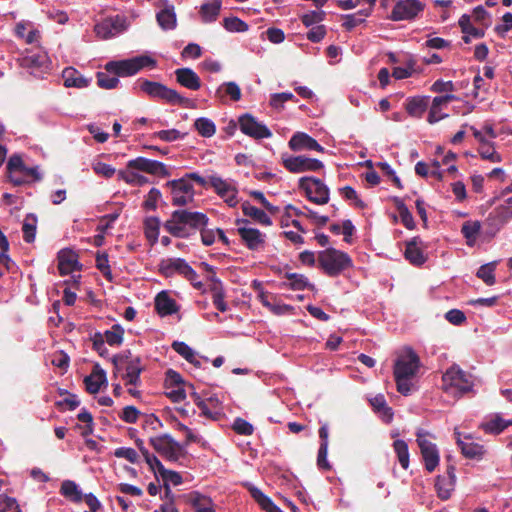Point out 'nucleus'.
<instances>
[{
  "instance_id": "nucleus-1",
  "label": "nucleus",
  "mask_w": 512,
  "mask_h": 512,
  "mask_svg": "<svg viewBox=\"0 0 512 512\" xmlns=\"http://www.w3.org/2000/svg\"><path fill=\"white\" fill-rule=\"evenodd\" d=\"M208 223V216L202 212L179 209L172 212L164 223V229L174 237L189 238L201 226H208Z\"/></svg>"
},
{
  "instance_id": "nucleus-2",
  "label": "nucleus",
  "mask_w": 512,
  "mask_h": 512,
  "mask_svg": "<svg viewBox=\"0 0 512 512\" xmlns=\"http://www.w3.org/2000/svg\"><path fill=\"white\" fill-rule=\"evenodd\" d=\"M420 368V358L411 347L404 349L394 363L393 374L397 391L404 396L411 392L410 380Z\"/></svg>"
},
{
  "instance_id": "nucleus-3",
  "label": "nucleus",
  "mask_w": 512,
  "mask_h": 512,
  "mask_svg": "<svg viewBox=\"0 0 512 512\" xmlns=\"http://www.w3.org/2000/svg\"><path fill=\"white\" fill-rule=\"evenodd\" d=\"M317 266L324 274L333 278L351 269L353 260L348 253L330 247L318 252Z\"/></svg>"
},
{
  "instance_id": "nucleus-4",
  "label": "nucleus",
  "mask_w": 512,
  "mask_h": 512,
  "mask_svg": "<svg viewBox=\"0 0 512 512\" xmlns=\"http://www.w3.org/2000/svg\"><path fill=\"white\" fill-rule=\"evenodd\" d=\"M156 63L151 56L143 54L129 59L109 61L105 65V71L118 77H129L144 68H154Z\"/></svg>"
},
{
  "instance_id": "nucleus-5",
  "label": "nucleus",
  "mask_w": 512,
  "mask_h": 512,
  "mask_svg": "<svg viewBox=\"0 0 512 512\" xmlns=\"http://www.w3.org/2000/svg\"><path fill=\"white\" fill-rule=\"evenodd\" d=\"M158 271L165 278H171L176 274L183 276L194 288L198 290L203 287V283L201 281H197V272L183 258L162 259L158 264Z\"/></svg>"
},
{
  "instance_id": "nucleus-6",
  "label": "nucleus",
  "mask_w": 512,
  "mask_h": 512,
  "mask_svg": "<svg viewBox=\"0 0 512 512\" xmlns=\"http://www.w3.org/2000/svg\"><path fill=\"white\" fill-rule=\"evenodd\" d=\"M443 388L446 392L455 390L463 395L473 388L472 375L462 370L458 365L453 364L442 376Z\"/></svg>"
},
{
  "instance_id": "nucleus-7",
  "label": "nucleus",
  "mask_w": 512,
  "mask_h": 512,
  "mask_svg": "<svg viewBox=\"0 0 512 512\" xmlns=\"http://www.w3.org/2000/svg\"><path fill=\"white\" fill-rule=\"evenodd\" d=\"M149 442L162 457L170 462H177L186 454L184 446L174 440L169 434L151 437Z\"/></svg>"
},
{
  "instance_id": "nucleus-8",
  "label": "nucleus",
  "mask_w": 512,
  "mask_h": 512,
  "mask_svg": "<svg viewBox=\"0 0 512 512\" xmlns=\"http://www.w3.org/2000/svg\"><path fill=\"white\" fill-rule=\"evenodd\" d=\"M299 188L315 204L324 205L329 202V188L319 178L302 177L299 179Z\"/></svg>"
},
{
  "instance_id": "nucleus-9",
  "label": "nucleus",
  "mask_w": 512,
  "mask_h": 512,
  "mask_svg": "<svg viewBox=\"0 0 512 512\" xmlns=\"http://www.w3.org/2000/svg\"><path fill=\"white\" fill-rule=\"evenodd\" d=\"M429 436L430 433L422 429L418 430L416 433V442L420 448L425 469L431 473L438 466L440 457L436 444L428 439Z\"/></svg>"
},
{
  "instance_id": "nucleus-10",
  "label": "nucleus",
  "mask_w": 512,
  "mask_h": 512,
  "mask_svg": "<svg viewBox=\"0 0 512 512\" xmlns=\"http://www.w3.org/2000/svg\"><path fill=\"white\" fill-rule=\"evenodd\" d=\"M238 124L243 134L255 140L266 139L272 136L270 129L250 113L240 115L238 117Z\"/></svg>"
},
{
  "instance_id": "nucleus-11",
  "label": "nucleus",
  "mask_w": 512,
  "mask_h": 512,
  "mask_svg": "<svg viewBox=\"0 0 512 512\" xmlns=\"http://www.w3.org/2000/svg\"><path fill=\"white\" fill-rule=\"evenodd\" d=\"M166 186L171 190V201L174 206H185L193 201L194 188L186 178L168 181Z\"/></svg>"
},
{
  "instance_id": "nucleus-12",
  "label": "nucleus",
  "mask_w": 512,
  "mask_h": 512,
  "mask_svg": "<svg viewBox=\"0 0 512 512\" xmlns=\"http://www.w3.org/2000/svg\"><path fill=\"white\" fill-rule=\"evenodd\" d=\"M282 164L291 173L318 171L324 167L320 160L304 155L282 157Z\"/></svg>"
},
{
  "instance_id": "nucleus-13",
  "label": "nucleus",
  "mask_w": 512,
  "mask_h": 512,
  "mask_svg": "<svg viewBox=\"0 0 512 512\" xmlns=\"http://www.w3.org/2000/svg\"><path fill=\"white\" fill-rule=\"evenodd\" d=\"M126 30V21L122 16L105 18L94 26V32L99 39L106 40L115 37Z\"/></svg>"
},
{
  "instance_id": "nucleus-14",
  "label": "nucleus",
  "mask_w": 512,
  "mask_h": 512,
  "mask_svg": "<svg viewBox=\"0 0 512 512\" xmlns=\"http://www.w3.org/2000/svg\"><path fill=\"white\" fill-rule=\"evenodd\" d=\"M124 360H127L125 374L123 376V379L126 380V385H140V375L143 371L141 359L139 357H136L128 360V355L117 354L113 356L112 363L117 367Z\"/></svg>"
},
{
  "instance_id": "nucleus-15",
  "label": "nucleus",
  "mask_w": 512,
  "mask_h": 512,
  "mask_svg": "<svg viewBox=\"0 0 512 512\" xmlns=\"http://www.w3.org/2000/svg\"><path fill=\"white\" fill-rule=\"evenodd\" d=\"M423 9L424 4L419 0H398L395 2L390 18L394 21L411 20Z\"/></svg>"
},
{
  "instance_id": "nucleus-16",
  "label": "nucleus",
  "mask_w": 512,
  "mask_h": 512,
  "mask_svg": "<svg viewBox=\"0 0 512 512\" xmlns=\"http://www.w3.org/2000/svg\"><path fill=\"white\" fill-rule=\"evenodd\" d=\"M127 168L129 170L141 171L160 177H168L170 175L164 163L145 157H137L135 159L129 160L127 163Z\"/></svg>"
},
{
  "instance_id": "nucleus-17",
  "label": "nucleus",
  "mask_w": 512,
  "mask_h": 512,
  "mask_svg": "<svg viewBox=\"0 0 512 512\" xmlns=\"http://www.w3.org/2000/svg\"><path fill=\"white\" fill-rule=\"evenodd\" d=\"M209 185L230 207H235L237 205L238 190L230 182L219 176L212 175L209 177Z\"/></svg>"
},
{
  "instance_id": "nucleus-18",
  "label": "nucleus",
  "mask_w": 512,
  "mask_h": 512,
  "mask_svg": "<svg viewBox=\"0 0 512 512\" xmlns=\"http://www.w3.org/2000/svg\"><path fill=\"white\" fill-rule=\"evenodd\" d=\"M424 243L418 236L413 237L409 241H406V248L404 251V257L414 266H421L427 261V257L424 254Z\"/></svg>"
},
{
  "instance_id": "nucleus-19",
  "label": "nucleus",
  "mask_w": 512,
  "mask_h": 512,
  "mask_svg": "<svg viewBox=\"0 0 512 512\" xmlns=\"http://www.w3.org/2000/svg\"><path fill=\"white\" fill-rule=\"evenodd\" d=\"M289 147L293 151L315 150L324 152L322 147L313 137L304 132L295 133L289 140Z\"/></svg>"
},
{
  "instance_id": "nucleus-20",
  "label": "nucleus",
  "mask_w": 512,
  "mask_h": 512,
  "mask_svg": "<svg viewBox=\"0 0 512 512\" xmlns=\"http://www.w3.org/2000/svg\"><path fill=\"white\" fill-rule=\"evenodd\" d=\"M82 264L78 261V255L69 249H63L58 253V270L61 275H68L81 270Z\"/></svg>"
},
{
  "instance_id": "nucleus-21",
  "label": "nucleus",
  "mask_w": 512,
  "mask_h": 512,
  "mask_svg": "<svg viewBox=\"0 0 512 512\" xmlns=\"http://www.w3.org/2000/svg\"><path fill=\"white\" fill-rule=\"evenodd\" d=\"M242 241L249 250H259L264 246V234L255 228L239 227L237 229Z\"/></svg>"
},
{
  "instance_id": "nucleus-22",
  "label": "nucleus",
  "mask_w": 512,
  "mask_h": 512,
  "mask_svg": "<svg viewBox=\"0 0 512 512\" xmlns=\"http://www.w3.org/2000/svg\"><path fill=\"white\" fill-rule=\"evenodd\" d=\"M84 384L88 393H98L102 385H107L106 372L99 364H95L91 374L84 378Z\"/></svg>"
},
{
  "instance_id": "nucleus-23",
  "label": "nucleus",
  "mask_w": 512,
  "mask_h": 512,
  "mask_svg": "<svg viewBox=\"0 0 512 512\" xmlns=\"http://www.w3.org/2000/svg\"><path fill=\"white\" fill-rule=\"evenodd\" d=\"M14 32L18 38L23 39L27 44L39 42L40 31L30 21L22 20L18 22L15 25Z\"/></svg>"
},
{
  "instance_id": "nucleus-24",
  "label": "nucleus",
  "mask_w": 512,
  "mask_h": 512,
  "mask_svg": "<svg viewBox=\"0 0 512 512\" xmlns=\"http://www.w3.org/2000/svg\"><path fill=\"white\" fill-rule=\"evenodd\" d=\"M155 309L160 316L164 317L177 313L179 306L176 301L168 295L167 291H161L155 297Z\"/></svg>"
},
{
  "instance_id": "nucleus-25",
  "label": "nucleus",
  "mask_w": 512,
  "mask_h": 512,
  "mask_svg": "<svg viewBox=\"0 0 512 512\" xmlns=\"http://www.w3.org/2000/svg\"><path fill=\"white\" fill-rule=\"evenodd\" d=\"M156 19L163 30H173L177 25L174 6L163 2L160 10L156 14Z\"/></svg>"
},
{
  "instance_id": "nucleus-26",
  "label": "nucleus",
  "mask_w": 512,
  "mask_h": 512,
  "mask_svg": "<svg viewBox=\"0 0 512 512\" xmlns=\"http://www.w3.org/2000/svg\"><path fill=\"white\" fill-rule=\"evenodd\" d=\"M284 277L287 281H284L280 284L281 288L284 289H292L296 291H301L305 289L314 290V284L310 283L308 278L303 274L298 273H285Z\"/></svg>"
},
{
  "instance_id": "nucleus-27",
  "label": "nucleus",
  "mask_w": 512,
  "mask_h": 512,
  "mask_svg": "<svg viewBox=\"0 0 512 512\" xmlns=\"http://www.w3.org/2000/svg\"><path fill=\"white\" fill-rule=\"evenodd\" d=\"M63 83L66 87L85 88L88 87L92 79L84 77L73 67H67L62 71Z\"/></svg>"
},
{
  "instance_id": "nucleus-28",
  "label": "nucleus",
  "mask_w": 512,
  "mask_h": 512,
  "mask_svg": "<svg viewBox=\"0 0 512 512\" xmlns=\"http://www.w3.org/2000/svg\"><path fill=\"white\" fill-rule=\"evenodd\" d=\"M456 442L461 449L462 454L469 459H482L486 450L483 445L474 442H465L461 440L460 433L455 431Z\"/></svg>"
},
{
  "instance_id": "nucleus-29",
  "label": "nucleus",
  "mask_w": 512,
  "mask_h": 512,
  "mask_svg": "<svg viewBox=\"0 0 512 512\" xmlns=\"http://www.w3.org/2000/svg\"><path fill=\"white\" fill-rule=\"evenodd\" d=\"M187 501L195 512H216L212 499L197 491H193L187 495Z\"/></svg>"
},
{
  "instance_id": "nucleus-30",
  "label": "nucleus",
  "mask_w": 512,
  "mask_h": 512,
  "mask_svg": "<svg viewBox=\"0 0 512 512\" xmlns=\"http://www.w3.org/2000/svg\"><path fill=\"white\" fill-rule=\"evenodd\" d=\"M222 6L221 0H209L200 6L199 14L202 22L211 23L216 21Z\"/></svg>"
},
{
  "instance_id": "nucleus-31",
  "label": "nucleus",
  "mask_w": 512,
  "mask_h": 512,
  "mask_svg": "<svg viewBox=\"0 0 512 512\" xmlns=\"http://www.w3.org/2000/svg\"><path fill=\"white\" fill-rule=\"evenodd\" d=\"M140 91L149 96H179L177 92L167 89L162 84L147 80L140 82Z\"/></svg>"
},
{
  "instance_id": "nucleus-32",
  "label": "nucleus",
  "mask_w": 512,
  "mask_h": 512,
  "mask_svg": "<svg viewBox=\"0 0 512 512\" xmlns=\"http://www.w3.org/2000/svg\"><path fill=\"white\" fill-rule=\"evenodd\" d=\"M177 81L184 87L197 90L200 87V79L197 74L189 68H180L176 72Z\"/></svg>"
},
{
  "instance_id": "nucleus-33",
  "label": "nucleus",
  "mask_w": 512,
  "mask_h": 512,
  "mask_svg": "<svg viewBox=\"0 0 512 512\" xmlns=\"http://www.w3.org/2000/svg\"><path fill=\"white\" fill-rule=\"evenodd\" d=\"M251 497L258 503L262 510L265 512H284L282 511L268 496H266L257 487L251 486L249 488Z\"/></svg>"
},
{
  "instance_id": "nucleus-34",
  "label": "nucleus",
  "mask_w": 512,
  "mask_h": 512,
  "mask_svg": "<svg viewBox=\"0 0 512 512\" xmlns=\"http://www.w3.org/2000/svg\"><path fill=\"white\" fill-rule=\"evenodd\" d=\"M509 425H512V420L506 421L499 415H496L494 418L481 423L479 428L486 434L497 435L503 432Z\"/></svg>"
},
{
  "instance_id": "nucleus-35",
  "label": "nucleus",
  "mask_w": 512,
  "mask_h": 512,
  "mask_svg": "<svg viewBox=\"0 0 512 512\" xmlns=\"http://www.w3.org/2000/svg\"><path fill=\"white\" fill-rule=\"evenodd\" d=\"M242 211L245 216L253 218L255 221L262 225L270 226L272 224L270 217L266 214L265 211L251 205L247 201L242 204Z\"/></svg>"
},
{
  "instance_id": "nucleus-36",
  "label": "nucleus",
  "mask_w": 512,
  "mask_h": 512,
  "mask_svg": "<svg viewBox=\"0 0 512 512\" xmlns=\"http://www.w3.org/2000/svg\"><path fill=\"white\" fill-rule=\"evenodd\" d=\"M60 493L68 500L74 503H80L83 500V494L78 485L72 480H65L61 484Z\"/></svg>"
},
{
  "instance_id": "nucleus-37",
  "label": "nucleus",
  "mask_w": 512,
  "mask_h": 512,
  "mask_svg": "<svg viewBox=\"0 0 512 512\" xmlns=\"http://www.w3.org/2000/svg\"><path fill=\"white\" fill-rule=\"evenodd\" d=\"M429 98H411L405 105L407 113L416 118H420L429 106Z\"/></svg>"
},
{
  "instance_id": "nucleus-38",
  "label": "nucleus",
  "mask_w": 512,
  "mask_h": 512,
  "mask_svg": "<svg viewBox=\"0 0 512 512\" xmlns=\"http://www.w3.org/2000/svg\"><path fill=\"white\" fill-rule=\"evenodd\" d=\"M480 230L481 223L479 221H466L462 224L461 233L466 239L467 245H474Z\"/></svg>"
},
{
  "instance_id": "nucleus-39",
  "label": "nucleus",
  "mask_w": 512,
  "mask_h": 512,
  "mask_svg": "<svg viewBox=\"0 0 512 512\" xmlns=\"http://www.w3.org/2000/svg\"><path fill=\"white\" fill-rule=\"evenodd\" d=\"M103 339L110 346H120L124 339V329L120 324H114L110 330L103 333Z\"/></svg>"
},
{
  "instance_id": "nucleus-40",
  "label": "nucleus",
  "mask_w": 512,
  "mask_h": 512,
  "mask_svg": "<svg viewBox=\"0 0 512 512\" xmlns=\"http://www.w3.org/2000/svg\"><path fill=\"white\" fill-rule=\"evenodd\" d=\"M451 99L452 98H434L427 119L430 124H434L448 116L447 114L441 113V107L446 105Z\"/></svg>"
},
{
  "instance_id": "nucleus-41",
  "label": "nucleus",
  "mask_w": 512,
  "mask_h": 512,
  "mask_svg": "<svg viewBox=\"0 0 512 512\" xmlns=\"http://www.w3.org/2000/svg\"><path fill=\"white\" fill-rule=\"evenodd\" d=\"M36 225H37V218L33 214H29L26 216L23 226H22V232H23V239L27 243H32L35 240L36 235Z\"/></svg>"
},
{
  "instance_id": "nucleus-42",
  "label": "nucleus",
  "mask_w": 512,
  "mask_h": 512,
  "mask_svg": "<svg viewBox=\"0 0 512 512\" xmlns=\"http://www.w3.org/2000/svg\"><path fill=\"white\" fill-rule=\"evenodd\" d=\"M393 449L397 455L398 461L403 469L409 467V450L408 445L404 440H395L393 442Z\"/></svg>"
},
{
  "instance_id": "nucleus-43",
  "label": "nucleus",
  "mask_w": 512,
  "mask_h": 512,
  "mask_svg": "<svg viewBox=\"0 0 512 512\" xmlns=\"http://www.w3.org/2000/svg\"><path fill=\"white\" fill-rule=\"evenodd\" d=\"M454 482L446 479V476H438L436 478L435 487L440 499L447 500L451 496V491L454 489Z\"/></svg>"
},
{
  "instance_id": "nucleus-44",
  "label": "nucleus",
  "mask_w": 512,
  "mask_h": 512,
  "mask_svg": "<svg viewBox=\"0 0 512 512\" xmlns=\"http://www.w3.org/2000/svg\"><path fill=\"white\" fill-rule=\"evenodd\" d=\"M459 26L463 34L471 35L472 38L479 39L484 36V31L474 27L471 24V16L467 14L460 17Z\"/></svg>"
},
{
  "instance_id": "nucleus-45",
  "label": "nucleus",
  "mask_w": 512,
  "mask_h": 512,
  "mask_svg": "<svg viewBox=\"0 0 512 512\" xmlns=\"http://www.w3.org/2000/svg\"><path fill=\"white\" fill-rule=\"evenodd\" d=\"M194 127L202 137L206 138L212 137L216 132V126L213 121L204 117L198 118L194 122Z\"/></svg>"
},
{
  "instance_id": "nucleus-46",
  "label": "nucleus",
  "mask_w": 512,
  "mask_h": 512,
  "mask_svg": "<svg viewBox=\"0 0 512 512\" xmlns=\"http://www.w3.org/2000/svg\"><path fill=\"white\" fill-rule=\"evenodd\" d=\"M495 268L496 262L484 264L478 269L476 276L482 279L485 284L492 286L496 282L494 274Z\"/></svg>"
},
{
  "instance_id": "nucleus-47",
  "label": "nucleus",
  "mask_w": 512,
  "mask_h": 512,
  "mask_svg": "<svg viewBox=\"0 0 512 512\" xmlns=\"http://www.w3.org/2000/svg\"><path fill=\"white\" fill-rule=\"evenodd\" d=\"M478 152L482 159L488 160L493 163H499L502 158L499 153L496 152L493 142H486L479 146Z\"/></svg>"
},
{
  "instance_id": "nucleus-48",
  "label": "nucleus",
  "mask_w": 512,
  "mask_h": 512,
  "mask_svg": "<svg viewBox=\"0 0 512 512\" xmlns=\"http://www.w3.org/2000/svg\"><path fill=\"white\" fill-rule=\"evenodd\" d=\"M371 405L377 412H381L387 422H390L393 418V412L390 407L387 406L384 396L377 395L371 399Z\"/></svg>"
},
{
  "instance_id": "nucleus-49",
  "label": "nucleus",
  "mask_w": 512,
  "mask_h": 512,
  "mask_svg": "<svg viewBox=\"0 0 512 512\" xmlns=\"http://www.w3.org/2000/svg\"><path fill=\"white\" fill-rule=\"evenodd\" d=\"M145 235L148 240L155 243L159 236L160 221L157 217H149L145 220Z\"/></svg>"
},
{
  "instance_id": "nucleus-50",
  "label": "nucleus",
  "mask_w": 512,
  "mask_h": 512,
  "mask_svg": "<svg viewBox=\"0 0 512 512\" xmlns=\"http://www.w3.org/2000/svg\"><path fill=\"white\" fill-rule=\"evenodd\" d=\"M224 28L229 32H246L249 28L248 24L238 17H227L223 20Z\"/></svg>"
},
{
  "instance_id": "nucleus-51",
  "label": "nucleus",
  "mask_w": 512,
  "mask_h": 512,
  "mask_svg": "<svg viewBox=\"0 0 512 512\" xmlns=\"http://www.w3.org/2000/svg\"><path fill=\"white\" fill-rule=\"evenodd\" d=\"M110 74L111 73H108L107 71L97 73V75H96L97 84L101 88L112 89V88L117 87V85L119 84L118 76H116V75L111 76Z\"/></svg>"
},
{
  "instance_id": "nucleus-52",
  "label": "nucleus",
  "mask_w": 512,
  "mask_h": 512,
  "mask_svg": "<svg viewBox=\"0 0 512 512\" xmlns=\"http://www.w3.org/2000/svg\"><path fill=\"white\" fill-rule=\"evenodd\" d=\"M370 13V10H361L357 14H348L345 16V21L343 26L351 30L354 27L358 26L364 21V18L367 17Z\"/></svg>"
},
{
  "instance_id": "nucleus-53",
  "label": "nucleus",
  "mask_w": 512,
  "mask_h": 512,
  "mask_svg": "<svg viewBox=\"0 0 512 512\" xmlns=\"http://www.w3.org/2000/svg\"><path fill=\"white\" fill-rule=\"evenodd\" d=\"M172 348L179 355H181L186 361L193 362L195 360L194 350L190 346H188L185 342L174 341L172 343Z\"/></svg>"
},
{
  "instance_id": "nucleus-54",
  "label": "nucleus",
  "mask_w": 512,
  "mask_h": 512,
  "mask_svg": "<svg viewBox=\"0 0 512 512\" xmlns=\"http://www.w3.org/2000/svg\"><path fill=\"white\" fill-rule=\"evenodd\" d=\"M397 209L401 218L402 224L409 230L415 228L413 216L407 206L403 202L397 204Z\"/></svg>"
},
{
  "instance_id": "nucleus-55",
  "label": "nucleus",
  "mask_w": 512,
  "mask_h": 512,
  "mask_svg": "<svg viewBox=\"0 0 512 512\" xmlns=\"http://www.w3.org/2000/svg\"><path fill=\"white\" fill-rule=\"evenodd\" d=\"M140 411L132 405L125 406L122 413L119 415L120 419L126 423L134 424L138 421Z\"/></svg>"
},
{
  "instance_id": "nucleus-56",
  "label": "nucleus",
  "mask_w": 512,
  "mask_h": 512,
  "mask_svg": "<svg viewBox=\"0 0 512 512\" xmlns=\"http://www.w3.org/2000/svg\"><path fill=\"white\" fill-rule=\"evenodd\" d=\"M96 267L101 271V273L107 280H112V273L109 266L107 254H97Z\"/></svg>"
},
{
  "instance_id": "nucleus-57",
  "label": "nucleus",
  "mask_w": 512,
  "mask_h": 512,
  "mask_svg": "<svg viewBox=\"0 0 512 512\" xmlns=\"http://www.w3.org/2000/svg\"><path fill=\"white\" fill-rule=\"evenodd\" d=\"M0 512H21L15 498L0 495Z\"/></svg>"
},
{
  "instance_id": "nucleus-58",
  "label": "nucleus",
  "mask_w": 512,
  "mask_h": 512,
  "mask_svg": "<svg viewBox=\"0 0 512 512\" xmlns=\"http://www.w3.org/2000/svg\"><path fill=\"white\" fill-rule=\"evenodd\" d=\"M232 428L237 434L245 436L251 435L254 430L252 424L240 417L234 420Z\"/></svg>"
},
{
  "instance_id": "nucleus-59",
  "label": "nucleus",
  "mask_w": 512,
  "mask_h": 512,
  "mask_svg": "<svg viewBox=\"0 0 512 512\" xmlns=\"http://www.w3.org/2000/svg\"><path fill=\"white\" fill-rule=\"evenodd\" d=\"M414 65H415L414 62L410 60L406 67H395L393 69L392 76L396 80H402V79L409 78L415 72Z\"/></svg>"
},
{
  "instance_id": "nucleus-60",
  "label": "nucleus",
  "mask_w": 512,
  "mask_h": 512,
  "mask_svg": "<svg viewBox=\"0 0 512 512\" xmlns=\"http://www.w3.org/2000/svg\"><path fill=\"white\" fill-rule=\"evenodd\" d=\"M51 363L55 367H58L61 370L66 371L69 367L70 358L65 352L57 351L53 354Z\"/></svg>"
},
{
  "instance_id": "nucleus-61",
  "label": "nucleus",
  "mask_w": 512,
  "mask_h": 512,
  "mask_svg": "<svg viewBox=\"0 0 512 512\" xmlns=\"http://www.w3.org/2000/svg\"><path fill=\"white\" fill-rule=\"evenodd\" d=\"M25 167L26 166L24 165L21 156L18 154H14L9 158L7 166H6V170H7V173H12V172L23 173Z\"/></svg>"
},
{
  "instance_id": "nucleus-62",
  "label": "nucleus",
  "mask_w": 512,
  "mask_h": 512,
  "mask_svg": "<svg viewBox=\"0 0 512 512\" xmlns=\"http://www.w3.org/2000/svg\"><path fill=\"white\" fill-rule=\"evenodd\" d=\"M93 349L101 356L105 357L108 355V349L105 347V340L101 332H96L92 337Z\"/></svg>"
},
{
  "instance_id": "nucleus-63",
  "label": "nucleus",
  "mask_w": 512,
  "mask_h": 512,
  "mask_svg": "<svg viewBox=\"0 0 512 512\" xmlns=\"http://www.w3.org/2000/svg\"><path fill=\"white\" fill-rule=\"evenodd\" d=\"M159 475L162 477L165 483H172L173 485L177 486L180 485L183 482L182 476L173 470H168L165 467L163 470L159 473Z\"/></svg>"
},
{
  "instance_id": "nucleus-64",
  "label": "nucleus",
  "mask_w": 512,
  "mask_h": 512,
  "mask_svg": "<svg viewBox=\"0 0 512 512\" xmlns=\"http://www.w3.org/2000/svg\"><path fill=\"white\" fill-rule=\"evenodd\" d=\"M114 455L117 458H124L130 463H136L138 461V454L133 448L120 447L114 451Z\"/></svg>"
}]
</instances>
